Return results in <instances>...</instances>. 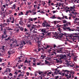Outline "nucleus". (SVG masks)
I'll return each mask as SVG.
<instances>
[{"instance_id":"obj_54","label":"nucleus","mask_w":79,"mask_h":79,"mask_svg":"<svg viewBox=\"0 0 79 79\" xmlns=\"http://www.w3.org/2000/svg\"><path fill=\"white\" fill-rule=\"evenodd\" d=\"M56 61H57V63H59V61H60V60H58V59H56Z\"/></svg>"},{"instance_id":"obj_50","label":"nucleus","mask_w":79,"mask_h":79,"mask_svg":"<svg viewBox=\"0 0 79 79\" xmlns=\"http://www.w3.org/2000/svg\"><path fill=\"white\" fill-rule=\"evenodd\" d=\"M74 20H76V21H79V18H76L75 19H74Z\"/></svg>"},{"instance_id":"obj_17","label":"nucleus","mask_w":79,"mask_h":79,"mask_svg":"<svg viewBox=\"0 0 79 79\" xmlns=\"http://www.w3.org/2000/svg\"><path fill=\"white\" fill-rule=\"evenodd\" d=\"M41 41H38L37 42H38V46H39V47H40V45L42 44V43H41Z\"/></svg>"},{"instance_id":"obj_44","label":"nucleus","mask_w":79,"mask_h":79,"mask_svg":"<svg viewBox=\"0 0 79 79\" xmlns=\"http://www.w3.org/2000/svg\"><path fill=\"white\" fill-rule=\"evenodd\" d=\"M47 76H49V74H52V72H48V74H47Z\"/></svg>"},{"instance_id":"obj_57","label":"nucleus","mask_w":79,"mask_h":79,"mask_svg":"<svg viewBox=\"0 0 79 79\" xmlns=\"http://www.w3.org/2000/svg\"><path fill=\"white\" fill-rule=\"evenodd\" d=\"M59 77V76H57L55 77V79H58V78Z\"/></svg>"},{"instance_id":"obj_19","label":"nucleus","mask_w":79,"mask_h":79,"mask_svg":"<svg viewBox=\"0 0 79 79\" xmlns=\"http://www.w3.org/2000/svg\"><path fill=\"white\" fill-rule=\"evenodd\" d=\"M30 34H31V33H30V32H28L27 33L26 35H27V37H29L30 36Z\"/></svg>"},{"instance_id":"obj_52","label":"nucleus","mask_w":79,"mask_h":79,"mask_svg":"<svg viewBox=\"0 0 79 79\" xmlns=\"http://www.w3.org/2000/svg\"><path fill=\"white\" fill-rule=\"evenodd\" d=\"M59 25V24H58L56 25V26L57 27H61V26H62V25Z\"/></svg>"},{"instance_id":"obj_39","label":"nucleus","mask_w":79,"mask_h":79,"mask_svg":"<svg viewBox=\"0 0 79 79\" xmlns=\"http://www.w3.org/2000/svg\"><path fill=\"white\" fill-rule=\"evenodd\" d=\"M28 20L31 21H33V18H29L28 19Z\"/></svg>"},{"instance_id":"obj_56","label":"nucleus","mask_w":79,"mask_h":79,"mask_svg":"<svg viewBox=\"0 0 79 79\" xmlns=\"http://www.w3.org/2000/svg\"><path fill=\"white\" fill-rule=\"evenodd\" d=\"M9 76H13V75L11 73H10L9 74Z\"/></svg>"},{"instance_id":"obj_15","label":"nucleus","mask_w":79,"mask_h":79,"mask_svg":"<svg viewBox=\"0 0 79 79\" xmlns=\"http://www.w3.org/2000/svg\"><path fill=\"white\" fill-rule=\"evenodd\" d=\"M46 30H45L44 29H42V30H41V31L42 32H44L43 33H44V34H46V33H45V32H46Z\"/></svg>"},{"instance_id":"obj_14","label":"nucleus","mask_w":79,"mask_h":79,"mask_svg":"<svg viewBox=\"0 0 79 79\" xmlns=\"http://www.w3.org/2000/svg\"><path fill=\"white\" fill-rule=\"evenodd\" d=\"M25 42L28 45H31V41L27 40V41H25Z\"/></svg>"},{"instance_id":"obj_47","label":"nucleus","mask_w":79,"mask_h":79,"mask_svg":"<svg viewBox=\"0 0 79 79\" xmlns=\"http://www.w3.org/2000/svg\"><path fill=\"white\" fill-rule=\"evenodd\" d=\"M7 23H10V20H9V19H7L6 20Z\"/></svg>"},{"instance_id":"obj_7","label":"nucleus","mask_w":79,"mask_h":79,"mask_svg":"<svg viewBox=\"0 0 79 79\" xmlns=\"http://www.w3.org/2000/svg\"><path fill=\"white\" fill-rule=\"evenodd\" d=\"M42 26L43 27H51L52 26H50V25H48V23H44L42 24Z\"/></svg>"},{"instance_id":"obj_1","label":"nucleus","mask_w":79,"mask_h":79,"mask_svg":"<svg viewBox=\"0 0 79 79\" xmlns=\"http://www.w3.org/2000/svg\"><path fill=\"white\" fill-rule=\"evenodd\" d=\"M3 34L1 38L2 39H5V38H7L8 37V35H6V29L5 28L3 31Z\"/></svg>"},{"instance_id":"obj_53","label":"nucleus","mask_w":79,"mask_h":79,"mask_svg":"<svg viewBox=\"0 0 79 79\" xmlns=\"http://www.w3.org/2000/svg\"><path fill=\"white\" fill-rule=\"evenodd\" d=\"M3 25L4 26H7V23H4L3 24Z\"/></svg>"},{"instance_id":"obj_38","label":"nucleus","mask_w":79,"mask_h":79,"mask_svg":"<svg viewBox=\"0 0 79 79\" xmlns=\"http://www.w3.org/2000/svg\"><path fill=\"white\" fill-rule=\"evenodd\" d=\"M45 56L44 55H42L41 56V58H45Z\"/></svg>"},{"instance_id":"obj_6","label":"nucleus","mask_w":79,"mask_h":79,"mask_svg":"<svg viewBox=\"0 0 79 79\" xmlns=\"http://www.w3.org/2000/svg\"><path fill=\"white\" fill-rule=\"evenodd\" d=\"M34 26H36V25H34V24H28L27 26V27L29 28H31V29H35V27Z\"/></svg>"},{"instance_id":"obj_8","label":"nucleus","mask_w":79,"mask_h":79,"mask_svg":"<svg viewBox=\"0 0 79 79\" xmlns=\"http://www.w3.org/2000/svg\"><path fill=\"white\" fill-rule=\"evenodd\" d=\"M62 26H64L62 27L64 30L66 31H68V30H67V29L68 27H66V24H63V26L62 25Z\"/></svg>"},{"instance_id":"obj_25","label":"nucleus","mask_w":79,"mask_h":79,"mask_svg":"<svg viewBox=\"0 0 79 79\" xmlns=\"http://www.w3.org/2000/svg\"><path fill=\"white\" fill-rule=\"evenodd\" d=\"M54 25H56V24H58V21H54Z\"/></svg>"},{"instance_id":"obj_42","label":"nucleus","mask_w":79,"mask_h":79,"mask_svg":"<svg viewBox=\"0 0 79 79\" xmlns=\"http://www.w3.org/2000/svg\"><path fill=\"white\" fill-rule=\"evenodd\" d=\"M72 14H73V15H77V13H76V12H72Z\"/></svg>"},{"instance_id":"obj_61","label":"nucleus","mask_w":79,"mask_h":79,"mask_svg":"<svg viewBox=\"0 0 79 79\" xmlns=\"http://www.w3.org/2000/svg\"><path fill=\"white\" fill-rule=\"evenodd\" d=\"M41 13H42L43 14H45V12L43 11H42V10L41 12Z\"/></svg>"},{"instance_id":"obj_18","label":"nucleus","mask_w":79,"mask_h":79,"mask_svg":"<svg viewBox=\"0 0 79 79\" xmlns=\"http://www.w3.org/2000/svg\"><path fill=\"white\" fill-rule=\"evenodd\" d=\"M42 74H44L43 73H42V72H39V74L40 75H41V76H45V75H44L43 74L42 75Z\"/></svg>"},{"instance_id":"obj_40","label":"nucleus","mask_w":79,"mask_h":79,"mask_svg":"<svg viewBox=\"0 0 79 79\" xmlns=\"http://www.w3.org/2000/svg\"><path fill=\"white\" fill-rule=\"evenodd\" d=\"M6 29V30H7L8 31H10V30H12L11 29H10V28H9V27H7Z\"/></svg>"},{"instance_id":"obj_10","label":"nucleus","mask_w":79,"mask_h":79,"mask_svg":"<svg viewBox=\"0 0 79 79\" xmlns=\"http://www.w3.org/2000/svg\"><path fill=\"white\" fill-rule=\"evenodd\" d=\"M62 71L63 72V73H65L66 72H67L68 74V73H72V72L70 71H68L67 70H62Z\"/></svg>"},{"instance_id":"obj_16","label":"nucleus","mask_w":79,"mask_h":79,"mask_svg":"<svg viewBox=\"0 0 79 79\" xmlns=\"http://www.w3.org/2000/svg\"><path fill=\"white\" fill-rule=\"evenodd\" d=\"M35 51L36 52H40V48L39 47H38V49H35Z\"/></svg>"},{"instance_id":"obj_32","label":"nucleus","mask_w":79,"mask_h":79,"mask_svg":"<svg viewBox=\"0 0 79 79\" xmlns=\"http://www.w3.org/2000/svg\"><path fill=\"white\" fill-rule=\"evenodd\" d=\"M73 60L74 61H77V57H75L73 58Z\"/></svg>"},{"instance_id":"obj_51","label":"nucleus","mask_w":79,"mask_h":79,"mask_svg":"<svg viewBox=\"0 0 79 79\" xmlns=\"http://www.w3.org/2000/svg\"><path fill=\"white\" fill-rule=\"evenodd\" d=\"M15 75H16V76L17 75V74H18V72H15Z\"/></svg>"},{"instance_id":"obj_64","label":"nucleus","mask_w":79,"mask_h":79,"mask_svg":"<svg viewBox=\"0 0 79 79\" xmlns=\"http://www.w3.org/2000/svg\"><path fill=\"white\" fill-rule=\"evenodd\" d=\"M24 63H28V61H27V60H26Z\"/></svg>"},{"instance_id":"obj_33","label":"nucleus","mask_w":79,"mask_h":79,"mask_svg":"<svg viewBox=\"0 0 79 79\" xmlns=\"http://www.w3.org/2000/svg\"><path fill=\"white\" fill-rule=\"evenodd\" d=\"M61 35H62L63 37V35H66V36H67V34L66 33H64V34L63 33H62Z\"/></svg>"},{"instance_id":"obj_12","label":"nucleus","mask_w":79,"mask_h":79,"mask_svg":"<svg viewBox=\"0 0 79 79\" xmlns=\"http://www.w3.org/2000/svg\"><path fill=\"white\" fill-rule=\"evenodd\" d=\"M18 27L21 31H23V30H24V28L23 27H20V26H19Z\"/></svg>"},{"instance_id":"obj_4","label":"nucleus","mask_w":79,"mask_h":79,"mask_svg":"<svg viewBox=\"0 0 79 79\" xmlns=\"http://www.w3.org/2000/svg\"><path fill=\"white\" fill-rule=\"evenodd\" d=\"M68 36L69 37H71L72 39H74V38H78L79 39V36L78 35H77V36H74V35L73 34H69L68 35Z\"/></svg>"},{"instance_id":"obj_11","label":"nucleus","mask_w":79,"mask_h":79,"mask_svg":"<svg viewBox=\"0 0 79 79\" xmlns=\"http://www.w3.org/2000/svg\"><path fill=\"white\" fill-rule=\"evenodd\" d=\"M42 34L43 35H40L39 36V37H41L40 38H43V37H46V35H45L44 33H42Z\"/></svg>"},{"instance_id":"obj_36","label":"nucleus","mask_w":79,"mask_h":79,"mask_svg":"<svg viewBox=\"0 0 79 79\" xmlns=\"http://www.w3.org/2000/svg\"><path fill=\"white\" fill-rule=\"evenodd\" d=\"M66 23V24H69V25H71V22H67V21Z\"/></svg>"},{"instance_id":"obj_9","label":"nucleus","mask_w":79,"mask_h":79,"mask_svg":"<svg viewBox=\"0 0 79 79\" xmlns=\"http://www.w3.org/2000/svg\"><path fill=\"white\" fill-rule=\"evenodd\" d=\"M40 39V38L39 37H36L34 40V41H35V42H38V41H40L39 40Z\"/></svg>"},{"instance_id":"obj_3","label":"nucleus","mask_w":79,"mask_h":79,"mask_svg":"<svg viewBox=\"0 0 79 79\" xmlns=\"http://www.w3.org/2000/svg\"><path fill=\"white\" fill-rule=\"evenodd\" d=\"M72 73H70L69 74V75H70L69 76V75H68V74H66L65 73H61V75H62L63 76H65V77H67V79H69V78H71V74H72Z\"/></svg>"},{"instance_id":"obj_45","label":"nucleus","mask_w":79,"mask_h":79,"mask_svg":"<svg viewBox=\"0 0 79 79\" xmlns=\"http://www.w3.org/2000/svg\"><path fill=\"white\" fill-rule=\"evenodd\" d=\"M37 5H36V4L34 5V7L35 9H36V8H37Z\"/></svg>"},{"instance_id":"obj_24","label":"nucleus","mask_w":79,"mask_h":79,"mask_svg":"<svg viewBox=\"0 0 79 79\" xmlns=\"http://www.w3.org/2000/svg\"><path fill=\"white\" fill-rule=\"evenodd\" d=\"M70 9H74L75 8V6L73 5V6H70Z\"/></svg>"},{"instance_id":"obj_21","label":"nucleus","mask_w":79,"mask_h":79,"mask_svg":"<svg viewBox=\"0 0 79 79\" xmlns=\"http://www.w3.org/2000/svg\"><path fill=\"white\" fill-rule=\"evenodd\" d=\"M56 52L52 51V52L51 54L50 55L51 56H52V55H54V54L56 55Z\"/></svg>"},{"instance_id":"obj_43","label":"nucleus","mask_w":79,"mask_h":79,"mask_svg":"<svg viewBox=\"0 0 79 79\" xmlns=\"http://www.w3.org/2000/svg\"><path fill=\"white\" fill-rule=\"evenodd\" d=\"M9 39H10V37H8L7 39H5V40L6 41H8Z\"/></svg>"},{"instance_id":"obj_63","label":"nucleus","mask_w":79,"mask_h":79,"mask_svg":"<svg viewBox=\"0 0 79 79\" xmlns=\"http://www.w3.org/2000/svg\"><path fill=\"white\" fill-rule=\"evenodd\" d=\"M19 29L16 30V32H17V33H18V32H19Z\"/></svg>"},{"instance_id":"obj_34","label":"nucleus","mask_w":79,"mask_h":79,"mask_svg":"<svg viewBox=\"0 0 79 79\" xmlns=\"http://www.w3.org/2000/svg\"><path fill=\"white\" fill-rule=\"evenodd\" d=\"M24 74L22 75V74H20L18 75V77H21V76H22V77H23V76H24Z\"/></svg>"},{"instance_id":"obj_48","label":"nucleus","mask_w":79,"mask_h":79,"mask_svg":"<svg viewBox=\"0 0 79 79\" xmlns=\"http://www.w3.org/2000/svg\"><path fill=\"white\" fill-rule=\"evenodd\" d=\"M36 11V9H33L32 10V12H33V11Z\"/></svg>"},{"instance_id":"obj_31","label":"nucleus","mask_w":79,"mask_h":79,"mask_svg":"<svg viewBox=\"0 0 79 79\" xmlns=\"http://www.w3.org/2000/svg\"><path fill=\"white\" fill-rule=\"evenodd\" d=\"M57 47H56V45H55V44H53V45H52V48H57Z\"/></svg>"},{"instance_id":"obj_23","label":"nucleus","mask_w":79,"mask_h":79,"mask_svg":"<svg viewBox=\"0 0 79 79\" xmlns=\"http://www.w3.org/2000/svg\"><path fill=\"white\" fill-rule=\"evenodd\" d=\"M20 48H22L23 47V43H21V44H20Z\"/></svg>"},{"instance_id":"obj_20","label":"nucleus","mask_w":79,"mask_h":79,"mask_svg":"<svg viewBox=\"0 0 79 79\" xmlns=\"http://www.w3.org/2000/svg\"><path fill=\"white\" fill-rule=\"evenodd\" d=\"M2 49L1 52H2V53H5V49Z\"/></svg>"},{"instance_id":"obj_62","label":"nucleus","mask_w":79,"mask_h":79,"mask_svg":"<svg viewBox=\"0 0 79 79\" xmlns=\"http://www.w3.org/2000/svg\"><path fill=\"white\" fill-rule=\"evenodd\" d=\"M8 54L9 55H11V52L10 51H8Z\"/></svg>"},{"instance_id":"obj_28","label":"nucleus","mask_w":79,"mask_h":79,"mask_svg":"<svg viewBox=\"0 0 79 79\" xmlns=\"http://www.w3.org/2000/svg\"><path fill=\"white\" fill-rule=\"evenodd\" d=\"M57 52L60 53H62L63 52V50H58L57 51Z\"/></svg>"},{"instance_id":"obj_2","label":"nucleus","mask_w":79,"mask_h":79,"mask_svg":"<svg viewBox=\"0 0 79 79\" xmlns=\"http://www.w3.org/2000/svg\"><path fill=\"white\" fill-rule=\"evenodd\" d=\"M56 57H58V59L61 60V59H63L64 57H66V56L65 55L61 54L60 55H57L56 56Z\"/></svg>"},{"instance_id":"obj_41","label":"nucleus","mask_w":79,"mask_h":79,"mask_svg":"<svg viewBox=\"0 0 79 79\" xmlns=\"http://www.w3.org/2000/svg\"><path fill=\"white\" fill-rule=\"evenodd\" d=\"M50 34H51V32L48 33L46 35H50Z\"/></svg>"},{"instance_id":"obj_59","label":"nucleus","mask_w":79,"mask_h":79,"mask_svg":"<svg viewBox=\"0 0 79 79\" xmlns=\"http://www.w3.org/2000/svg\"><path fill=\"white\" fill-rule=\"evenodd\" d=\"M5 47V46H2V47L1 48H2V49H5L4 48Z\"/></svg>"},{"instance_id":"obj_22","label":"nucleus","mask_w":79,"mask_h":79,"mask_svg":"<svg viewBox=\"0 0 79 79\" xmlns=\"http://www.w3.org/2000/svg\"><path fill=\"white\" fill-rule=\"evenodd\" d=\"M30 33L31 34H33V33H34L33 30L32 31V29H31V28H30Z\"/></svg>"},{"instance_id":"obj_60","label":"nucleus","mask_w":79,"mask_h":79,"mask_svg":"<svg viewBox=\"0 0 79 79\" xmlns=\"http://www.w3.org/2000/svg\"><path fill=\"white\" fill-rule=\"evenodd\" d=\"M23 22H22L21 21L19 22V24H20V25H22V23Z\"/></svg>"},{"instance_id":"obj_58","label":"nucleus","mask_w":79,"mask_h":79,"mask_svg":"<svg viewBox=\"0 0 79 79\" xmlns=\"http://www.w3.org/2000/svg\"><path fill=\"white\" fill-rule=\"evenodd\" d=\"M33 65L34 66H36V63H35V62L34 63H33Z\"/></svg>"},{"instance_id":"obj_37","label":"nucleus","mask_w":79,"mask_h":79,"mask_svg":"<svg viewBox=\"0 0 79 79\" xmlns=\"http://www.w3.org/2000/svg\"><path fill=\"white\" fill-rule=\"evenodd\" d=\"M36 30V31H35V30ZM37 29H35L34 30H33V33H37Z\"/></svg>"},{"instance_id":"obj_27","label":"nucleus","mask_w":79,"mask_h":79,"mask_svg":"<svg viewBox=\"0 0 79 79\" xmlns=\"http://www.w3.org/2000/svg\"><path fill=\"white\" fill-rule=\"evenodd\" d=\"M62 37V36L61 35H59L57 36V38L58 39H61V37Z\"/></svg>"},{"instance_id":"obj_5","label":"nucleus","mask_w":79,"mask_h":79,"mask_svg":"<svg viewBox=\"0 0 79 79\" xmlns=\"http://www.w3.org/2000/svg\"><path fill=\"white\" fill-rule=\"evenodd\" d=\"M50 45H47V47L44 48H40V51L41 50L42 51H43V52H45V49H47V48H50Z\"/></svg>"},{"instance_id":"obj_13","label":"nucleus","mask_w":79,"mask_h":79,"mask_svg":"<svg viewBox=\"0 0 79 79\" xmlns=\"http://www.w3.org/2000/svg\"><path fill=\"white\" fill-rule=\"evenodd\" d=\"M66 29L67 30V31H74V30L70 29L69 27H68Z\"/></svg>"},{"instance_id":"obj_29","label":"nucleus","mask_w":79,"mask_h":79,"mask_svg":"<svg viewBox=\"0 0 79 79\" xmlns=\"http://www.w3.org/2000/svg\"><path fill=\"white\" fill-rule=\"evenodd\" d=\"M62 21V22H63V23L64 24H65V23H66V22L67 21L66 20H64Z\"/></svg>"},{"instance_id":"obj_46","label":"nucleus","mask_w":79,"mask_h":79,"mask_svg":"<svg viewBox=\"0 0 79 79\" xmlns=\"http://www.w3.org/2000/svg\"><path fill=\"white\" fill-rule=\"evenodd\" d=\"M37 18H35L33 19V21H36V20H37Z\"/></svg>"},{"instance_id":"obj_26","label":"nucleus","mask_w":79,"mask_h":79,"mask_svg":"<svg viewBox=\"0 0 79 79\" xmlns=\"http://www.w3.org/2000/svg\"><path fill=\"white\" fill-rule=\"evenodd\" d=\"M62 15L63 16V18H65V19H68V18L67 17V16H63V14H62Z\"/></svg>"},{"instance_id":"obj_49","label":"nucleus","mask_w":79,"mask_h":79,"mask_svg":"<svg viewBox=\"0 0 79 79\" xmlns=\"http://www.w3.org/2000/svg\"><path fill=\"white\" fill-rule=\"evenodd\" d=\"M64 17H62V18H60V17H58L57 19H60L61 20V19H64Z\"/></svg>"},{"instance_id":"obj_55","label":"nucleus","mask_w":79,"mask_h":79,"mask_svg":"<svg viewBox=\"0 0 79 79\" xmlns=\"http://www.w3.org/2000/svg\"><path fill=\"white\" fill-rule=\"evenodd\" d=\"M54 49L52 48H50V50H49V52H51V51H52V50H53Z\"/></svg>"},{"instance_id":"obj_35","label":"nucleus","mask_w":79,"mask_h":79,"mask_svg":"<svg viewBox=\"0 0 79 79\" xmlns=\"http://www.w3.org/2000/svg\"><path fill=\"white\" fill-rule=\"evenodd\" d=\"M48 72H49V71H46V72H45L44 73V74H47H47H48Z\"/></svg>"},{"instance_id":"obj_30","label":"nucleus","mask_w":79,"mask_h":79,"mask_svg":"<svg viewBox=\"0 0 79 79\" xmlns=\"http://www.w3.org/2000/svg\"><path fill=\"white\" fill-rule=\"evenodd\" d=\"M12 21L11 22V23H14V22L15 21V18L14 17L12 18Z\"/></svg>"}]
</instances>
